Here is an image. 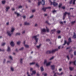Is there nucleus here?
Here are the masks:
<instances>
[{
    "instance_id": "20",
    "label": "nucleus",
    "mask_w": 76,
    "mask_h": 76,
    "mask_svg": "<svg viewBox=\"0 0 76 76\" xmlns=\"http://www.w3.org/2000/svg\"><path fill=\"white\" fill-rule=\"evenodd\" d=\"M68 41L69 42H72V39H71V38H69L68 39Z\"/></svg>"
},
{
    "instance_id": "44",
    "label": "nucleus",
    "mask_w": 76,
    "mask_h": 76,
    "mask_svg": "<svg viewBox=\"0 0 76 76\" xmlns=\"http://www.w3.org/2000/svg\"><path fill=\"white\" fill-rule=\"evenodd\" d=\"M66 57L68 59V60H69V56H66Z\"/></svg>"
},
{
    "instance_id": "35",
    "label": "nucleus",
    "mask_w": 76,
    "mask_h": 76,
    "mask_svg": "<svg viewBox=\"0 0 76 76\" xmlns=\"http://www.w3.org/2000/svg\"><path fill=\"white\" fill-rule=\"evenodd\" d=\"M11 70L12 71H13V70H14V69H13V67H11Z\"/></svg>"
},
{
    "instance_id": "41",
    "label": "nucleus",
    "mask_w": 76,
    "mask_h": 76,
    "mask_svg": "<svg viewBox=\"0 0 76 76\" xmlns=\"http://www.w3.org/2000/svg\"><path fill=\"white\" fill-rule=\"evenodd\" d=\"M53 58H54V57H52L51 58H50V60H53Z\"/></svg>"
},
{
    "instance_id": "34",
    "label": "nucleus",
    "mask_w": 76,
    "mask_h": 76,
    "mask_svg": "<svg viewBox=\"0 0 76 76\" xmlns=\"http://www.w3.org/2000/svg\"><path fill=\"white\" fill-rule=\"evenodd\" d=\"M23 60V59H21L20 61V63L21 64L22 63V60Z\"/></svg>"
},
{
    "instance_id": "25",
    "label": "nucleus",
    "mask_w": 76,
    "mask_h": 76,
    "mask_svg": "<svg viewBox=\"0 0 76 76\" xmlns=\"http://www.w3.org/2000/svg\"><path fill=\"white\" fill-rule=\"evenodd\" d=\"M41 69L42 72V71H44V68H43V67L42 66L41 67Z\"/></svg>"
},
{
    "instance_id": "15",
    "label": "nucleus",
    "mask_w": 76,
    "mask_h": 76,
    "mask_svg": "<svg viewBox=\"0 0 76 76\" xmlns=\"http://www.w3.org/2000/svg\"><path fill=\"white\" fill-rule=\"evenodd\" d=\"M29 25V23H28L27 22H25L24 23V25Z\"/></svg>"
},
{
    "instance_id": "31",
    "label": "nucleus",
    "mask_w": 76,
    "mask_h": 76,
    "mask_svg": "<svg viewBox=\"0 0 76 76\" xmlns=\"http://www.w3.org/2000/svg\"><path fill=\"white\" fill-rule=\"evenodd\" d=\"M47 60H45L44 64H47Z\"/></svg>"
},
{
    "instance_id": "47",
    "label": "nucleus",
    "mask_w": 76,
    "mask_h": 76,
    "mask_svg": "<svg viewBox=\"0 0 76 76\" xmlns=\"http://www.w3.org/2000/svg\"><path fill=\"white\" fill-rule=\"evenodd\" d=\"M53 13H54L55 12H56V11L54 10L53 11Z\"/></svg>"
},
{
    "instance_id": "64",
    "label": "nucleus",
    "mask_w": 76,
    "mask_h": 76,
    "mask_svg": "<svg viewBox=\"0 0 76 76\" xmlns=\"http://www.w3.org/2000/svg\"><path fill=\"white\" fill-rule=\"evenodd\" d=\"M61 24H63V22H60Z\"/></svg>"
},
{
    "instance_id": "21",
    "label": "nucleus",
    "mask_w": 76,
    "mask_h": 76,
    "mask_svg": "<svg viewBox=\"0 0 76 76\" xmlns=\"http://www.w3.org/2000/svg\"><path fill=\"white\" fill-rule=\"evenodd\" d=\"M50 62H49L46 64V66H50Z\"/></svg>"
},
{
    "instance_id": "1",
    "label": "nucleus",
    "mask_w": 76,
    "mask_h": 76,
    "mask_svg": "<svg viewBox=\"0 0 76 76\" xmlns=\"http://www.w3.org/2000/svg\"><path fill=\"white\" fill-rule=\"evenodd\" d=\"M58 49H56L55 50H52V51L50 50H48L46 51V54H50V53H53L54 52H56V51H58Z\"/></svg>"
},
{
    "instance_id": "33",
    "label": "nucleus",
    "mask_w": 76,
    "mask_h": 76,
    "mask_svg": "<svg viewBox=\"0 0 76 76\" xmlns=\"http://www.w3.org/2000/svg\"><path fill=\"white\" fill-rule=\"evenodd\" d=\"M63 72H61V73L60 74H59V73H58V75H63Z\"/></svg>"
},
{
    "instance_id": "13",
    "label": "nucleus",
    "mask_w": 76,
    "mask_h": 76,
    "mask_svg": "<svg viewBox=\"0 0 76 76\" xmlns=\"http://www.w3.org/2000/svg\"><path fill=\"white\" fill-rule=\"evenodd\" d=\"M51 67L52 68V70H54V68H55V66H54V65H51Z\"/></svg>"
},
{
    "instance_id": "24",
    "label": "nucleus",
    "mask_w": 76,
    "mask_h": 76,
    "mask_svg": "<svg viewBox=\"0 0 76 76\" xmlns=\"http://www.w3.org/2000/svg\"><path fill=\"white\" fill-rule=\"evenodd\" d=\"M69 69H70V70L71 71L73 70V68L72 67H70Z\"/></svg>"
},
{
    "instance_id": "3",
    "label": "nucleus",
    "mask_w": 76,
    "mask_h": 76,
    "mask_svg": "<svg viewBox=\"0 0 76 76\" xmlns=\"http://www.w3.org/2000/svg\"><path fill=\"white\" fill-rule=\"evenodd\" d=\"M41 3H42V5L44 6V5L45 4V1H44V0H42V2H39L38 4V6H39Z\"/></svg>"
},
{
    "instance_id": "12",
    "label": "nucleus",
    "mask_w": 76,
    "mask_h": 76,
    "mask_svg": "<svg viewBox=\"0 0 76 76\" xmlns=\"http://www.w3.org/2000/svg\"><path fill=\"white\" fill-rule=\"evenodd\" d=\"M56 31V29H54L53 30H52L51 31V34H53L54 33V32H55Z\"/></svg>"
},
{
    "instance_id": "5",
    "label": "nucleus",
    "mask_w": 76,
    "mask_h": 76,
    "mask_svg": "<svg viewBox=\"0 0 76 76\" xmlns=\"http://www.w3.org/2000/svg\"><path fill=\"white\" fill-rule=\"evenodd\" d=\"M51 9V7H48L46 8L43 7L42 8V10H43L44 12H45V11H46V9Z\"/></svg>"
},
{
    "instance_id": "10",
    "label": "nucleus",
    "mask_w": 76,
    "mask_h": 76,
    "mask_svg": "<svg viewBox=\"0 0 76 76\" xmlns=\"http://www.w3.org/2000/svg\"><path fill=\"white\" fill-rule=\"evenodd\" d=\"M70 42H67V41H66V40H65V42H64V44L63 45H64L66 44H67V45H69V44H70Z\"/></svg>"
},
{
    "instance_id": "19",
    "label": "nucleus",
    "mask_w": 76,
    "mask_h": 76,
    "mask_svg": "<svg viewBox=\"0 0 76 76\" xmlns=\"http://www.w3.org/2000/svg\"><path fill=\"white\" fill-rule=\"evenodd\" d=\"M15 31V28H12V30L11 31V32H13Z\"/></svg>"
},
{
    "instance_id": "42",
    "label": "nucleus",
    "mask_w": 76,
    "mask_h": 76,
    "mask_svg": "<svg viewBox=\"0 0 76 76\" xmlns=\"http://www.w3.org/2000/svg\"><path fill=\"white\" fill-rule=\"evenodd\" d=\"M4 51V49L2 50L1 49H0V51Z\"/></svg>"
},
{
    "instance_id": "51",
    "label": "nucleus",
    "mask_w": 76,
    "mask_h": 76,
    "mask_svg": "<svg viewBox=\"0 0 76 76\" xmlns=\"http://www.w3.org/2000/svg\"><path fill=\"white\" fill-rule=\"evenodd\" d=\"M36 66H37V67H39V65H38V64H36Z\"/></svg>"
},
{
    "instance_id": "59",
    "label": "nucleus",
    "mask_w": 76,
    "mask_h": 76,
    "mask_svg": "<svg viewBox=\"0 0 76 76\" xmlns=\"http://www.w3.org/2000/svg\"><path fill=\"white\" fill-rule=\"evenodd\" d=\"M12 10H15V9H14V8H12Z\"/></svg>"
},
{
    "instance_id": "2",
    "label": "nucleus",
    "mask_w": 76,
    "mask_h": 76,
    "mask_svg": "<svg viewBox=\"0 0 76 76\" xmlns=\"http://www.w3.org/2000/svg\"><path fill=\"white\" fill-rule=\"evenodd\" d=\"M38 36H39V35H36L35 36H33V38L36 41V43H34V44L35 45H36L37 44V42H38V38H37V37H38Z\"/></svg>"
},
{
    "instance_id": "11",
    "label": "nucleus",
    "mask_w": 76,
    "mask_h": 76,
    "mask_svg": "<svg viewBox=\"0 0 76 76\" xmlns=\"http://www.w3.org/2000/svg\"><path fill=\"white\" fill-rule=\"evenodd\" d=\"M10 44L12 47H13V46L15 45V44H14V43L12 41L11 42Z\"/></svg>"
},
{
    "instance_id": "45",
    "label": "nucleus",
    "mask_w": 76,
    "mask_h": 76,
    "mask_svg": "<svg viewBox=\"0 0 76 76\" xmlns=\"http://www.w3.org/2000/svg\"><path fill=\"white\" fill-rule=\"evenodd\" d=\"M46 41H50V40L49 39H47L46 40Z\"/></svg>"
},
{
    "instance_id": "9",
    "label": "nucleus",
    "mask_w": 76,
    "mask_h": 76,
    "mask_svg": "<svg viewBox=\"0 0 76 76\" xmlns=\"http://www.w3.org/2000/svg\"><path fill=\"white\" fill-rule=\"evenodd\" d=\"M23 44L26 48H29V46L27 45H25V41L23 42Z\"/></svg>"
},
{
    "instance_id": "63",
    "label": "nucleus",
    "mask_w": 76,
    "mask_h": 76,
    "mask_svg": "<svg viewBox=\"0 0 76 76\" xmlns=\"http://www.w3.org/2000/svg\"><path fill=\"white\" fill-rule=\"evenodd\" d=\"M74 54H75V55H76V51L74 52Z\"/></svg>"
},
{
    "instance_id": "27",
    "label": "nucleus",
    "mask_w": 76,
    "mask_h": 76,
    "mask_svg": "<svg viewBox=\"0 0 76 76\" xmlns=\"http://www.w3.org/2000/svg\"><path fill=\"white\" fill-rule=\"evenodd\" d=\"M5 2H6V1H3L2 2V4H5Z\"/></svg>"
},
{
    "instance_id": "52",
    "label": "nucleus",
    "mask_w": 76,
    "mask_h": 76,
    "mask_svg": "<svg viewBox=\"0 0 76 76\" xmlns=\"http://www.w3.org/2000/svg\"><path fill=\"white\" fill-rule=\"evenodd\" d=\"M33 16H34L33 15H32L31 16H30V18H33Z\"/></svg>"
},
{
    "instance_id": "38",
    "label": "nucleus",
    "mask_w": 76,
    "mask_h": 76,
    "mask_svg": "<svg viewBox=\"0 0 76 76\" xmlns=\"http://www.w3.org/2000/svg\"><path fill=\"white\" fill-rule=\"evenodd\" d=\"M20 34L19 33H16L15 35L16 36L18 35H20Z\"/></svg>"
},
{
    "instance_id": "18",
    "label": "nucleus",
    "mask_w": 76,
    "mask_h": 76,
    "mask_svg": "<svg viewBox=\"0 0 76 76\" xmlns=\"http://www.w3.org/2000/svg\"><path fill=\"white\" fill-rule=\"evenodd\" d=\"M73 38H76V34L75 33H74V35L73 36Z\"/></svg>"
},
{
    "instance_id": "8",
    "label": "nucleus",
    "mask_w": 76,
    "mask_h": 76,
    "mask_svg": "<svg viewBox=\"0 0 76 76\" xmlns=\"http://www.w3.org/2000/svg\"><path fill=\"white\" fill-rule=\"evenodd\" d=\"M7 34L8 35H9V36H10V37L11 36V35H12V34H13V33H11V32L8 31H7Z\"/></svg>"
},
{
    "instance_id": "32",
    "label": "nucleus",
    "mask_w": 76,
    "mask_h": 76,
    "mask_svg": "<svg viewBox=\"0 0 76 76\" xmlns=\"http://www.w3.org/2000/svg\"><path fill=\"white\" fill-rule=\"evenodd\" d=\"M46 31L47 32H49V29H48V28H47V27H46Z\"/></svg>"
},
{
    "instance_id": "14",
    "label": "nucleus",
    "mask_w": 76,
    "mask_h": 76,
    "mask_svg": "<svg viewBox=\"0 0 76 76\" xmlns=\"http://www.w3.org/2000/svg\"><path fill=\"white\" fill-rule=\"evenodd\" d=\"M46 31V30H45V29H42L41 30V32H42H42H45Z\"/></svg>"
},
{
    "instance_id": "54",
    "label": "nucleus",
    "mask_w": 76,
    "mask_h": 76,
    "mask_svg": "<svg viewBox=\"0 0 76 76\" xmlns=\"http://www.w3.org/2000/svg\"><path fill=\"white\" fill-rule=\"evenodd\" d=\"M22 7L21 6H19L18 7V8H22Z\"/></svg>"
},
{
    "instance_id": "23",
    "label": "nucleus",
    "mask_w": 76,
    "mask_h": 76,
    "mask_svg": "<svg viewBox=\"0 0 76 76\" xmlns=\"http://www.w3.org/2000/svg\"><path fill=\"white\" fill-rule=\"evenodd\" d=\"M6 9V11L7 12V11H8V10L10 9V7H7Z\"/></svg>"
},
{
    "instance_id": "55",
    "label": "nucleus",
    "mask_w": 76,
    "mask_h": 76,
    "mask_svg": "<svg viewBox=\"0 0 76 76\" xmlns=\"http://www.w3.org/2000/svg\"><path fill=\"white\" fill-rule=\"evenodd\" d=\"M45 23H46L48 24V21H47L45 22Z\"/></svg>"
},
{
    "instance_id": "58",
    "label": "nucleus",
    "mask_w": 76,
    "mask_h": 76,
    "mask_svg": "<svg viewBox=\"0 0 76 76\" xmlns=\"http://www.w3.org/2000/svg\"><path fill=\"white\" fill-rule=\"evenodd\" d=\"M47 75V73H45L44 74V76H46Z\"/></svg>"
},
{
    "instance_id": "36",
    "label": "nucleus",
    "mask_w": 76,
    "mask_h": 76,
    "mask_svg": "<svg viewBox=\"0 0 76 76\" xmlns=\"http://www.w3.org/2000/svg\"><path fill=\"white\" fill-rule=\"evenodd\" d=\"M35 64V62H32V63H30V65H31L32 64Z\"/></svg>"
},
{
    "instance_id": "46",
    "label": "nucleus",
    "mask_w": 76,
    "mask_h": 76,
    "mask_svg": "<svg viewBox=\"0 0 76 76\" xmlns=\"http://www.w3.org/2000/svg\"><path fill=\"white\" fill-rule=\"evenodd\" d=\"M57 33H58V34H60V31H57Z\"/></svg>"
},
{
    "instance_id": "40",
    "label": "nucleus",
    "mask_w": 76,
    "mask_h": 76,
    "mask_svg": "<svg viewBox=\"0 0 76 76\" xmlns=\"http://www.w3.org/2000/svg\"><path fill=\"white\" fill-rule=\"evenodd\" d=\"M76 1V0H74L73 2V4H75V2Z\"/></svg>"
},
{
    "instance_id": "57",
    "label": "nucleus",
    "mask_w": 76,
    "mask_h": 76,
    "mask_svg": "<svg viewBox=\"0 0 76 76\" xmlns=\"http://www.w3.org/2000/svg\"><path fill=\"white\" fill-rule=\"evenodd\" d=\"M58 38H61V37L60 36H58Z\"/></svg>"
},
{
    "instance_id": "49",
    "label": "nucleus",
    "mask_w": 76,
    "mask_h": 76,
    "mask_svg": "<svg viewBox=\"0 0 76 76\" xmlns=\"http://www.w3.org/2000/svg\"><path fill=\"white\" fill-rule=\"evenodd\" d=\"M70 47H68L66 48V50H68V49H70Z\"/></svg>"
},
{
    "instance_id": "50",
    "label": "nucleus",
    "mask_w": 76,
    "mask_h": 76,
    "mask_svg": "<svg viewBox=\"0 0 76 76\" xmlns=\"http://www.w3.org/2000/svg\"><path fill=\"white\" fill-rule=\"evenodd\" d=\"M27 74L28 75V76H31V75H29V72H27Z\"/></svg>"
},
{
    "instance_id": "60",
    "label": "nucleus",
    "mask_w": 76,
    "mask_h": 76,
    "mask_svg": "<svg viewBox=\"0 0 76 76\" xmlns=\"http://www.w3.org/2000/svg\"><path fill=\"white\" fill-rule=\"evenodd\" d=\"M62 69H61V68H60L59 69V71H61Z\"/></svg>"
},
{
    "instance_id": "48",
    "label": "nucleus",
    "mask_w": 76,
    "mask_h": 76,
    "mask_svg": "<svg viewBox=\"0 0 76 76\" xmlns=\"http://www.w3.org/2000/svg\"><path fill=\"white\" fill-rule=\"evenodd\" d=\"M72 0H71L69 2L70 4H72Z\"/></svg>"
},
{
    "instance_id": "61",
    "label": "nucleus",
    "mask_w": 76,
    "mask_h": 76,
    "mask_svg": "<svg viewBox=\"0 0 76 76\" xmlns=\"http://www.w3.org/2000/svg\"><path fill=\"white\" fill-rule=\"evenodd\" d=\"M25 31H24L23 32H22V34H23L25 33Z\"/></svg>"
},
{
    "instance_id": "39",
    "label": "nucleus",
    "mask_w": 76,
    "mask_h": 76,
    "mask_svg": "<svg viewBox=\"0 0 76 76\" xmlns=\"http://www.w3.org/2000/svg\"><path fill=\"white\" fill-rule=\"evenodd\" d=\"M23 50V48H21L19 49V50Z\"/></svg>"
},
{
    "instance_id": "43",
    "label": "nucleus",
    "mask_w": 76,
    "mask_h": 76,
    "mask_svg": "<svg viewBox=\"0 0 76 76\" xmlns=\"http://www.w3.org/2000/svg\"><path fill=\"white\" fill-rule=\"evenodd\" d=\"M9 58L10 59H11V60H12V56H11L9 57Z\"/></svg>"
},
{
    "instance_id": "62",
    "label": "nucleus",
    "mask_w": 76,
    "mask_h": 76,
    "mask_svg": "<svg viewBox=\"0 0 76 76\" xmlns=\"http://www.w3.org/2000/svg\"><path fill=\"white\" fill-rule=\"evenodd\" d=\"M37 76H39V74L38 73L37 74Z\"/></svg>"
},
{
    "instance_id": "28",
    "label": "nucleus",
    "mask_w": 76,
    "mask_h": 76,
    "mask_svg": "<svg viewBox=\"0 0 76 76\" xmlns=\"http://www.w3.org/2000/svg\"><path fill=\"white\" fill-rule=\"evenodd\" d=\"M75 22H76V21H73L72 22H71V24H72V25H73V24H74V23H75Z\"/></svg>"
},
{
    "instance_id": "22",
    "label": "nucleus",
    "mask_w": 76,
    "mask_h": 76,
    "mask_svg": "<svg viewBox=\"0 0 76 76\" xmlns=\"http://www.w3.org/2000/svg\"><path fill=\"white\" fill-rule=\"evenodd\" d=\"M61 6H62V4L60 3L58 6V7H59V8H60L61 7Z\"/></svg>"
},
{
    "instance_id": "37",
    "label": "nucleus",
    "mask_w": 76,
    "mask_h": 76,
    "mask_svg": "<svg viewBox=\"0 0 76 76\" xmlns=\"http://www.w3.org/2000/svg\"><path fill=\"white\" fill-rule=\"evenodd\" d=\"M5 44H6V43H3L1 45L2 46H4V45H5Z\"/></svg>"
},
{
    "instance_id": "4",
    "label": "nucleus",
    "mask_w": 76,
    "mask_h": 76,
    "mask_svg": "<svg viewBox=\"0 0 76 76\" xmlns=\"http://www.w3.org/2000/svg\"><path fill=\"white\" fill-rule=\"evenodd\" d=\"M50 3H51V4H53V6H56L57 5H58V4H57V3H56V2H53L50 1Z\"/></svg>"
},
{
    "instance_id": "7",
    "label": "nucleus",
    "mask_w": 76,
    "mask_h": 76,
    "mask_svg": "<svg viewBox=\"0 0 76 76\" xmlns=\"http://www.w3.org/2000/svg\"><path fill=\"white\" fill-rule=\"evenodd\" d=\"M76 61H74L73 62L72 61H70L69 62V64H71L72 63H73L74 64V65H75V66H76Z\"/></svg>"
},
{
    "instance_id": "29",
    "label": "nucleus",
    "mask_w": 76,
    "mask_h": 76,
    "mask_svg": "<svg viewBox=\"0 0 76 76\" xmlns=\"http://www.w3.org/2000/svg\"><path fill=\"white\" fill-rule=\"evenodd\" d=\"M32 73L33 74H35L36 73V71H32Z\"/></svg>"
},
{
    "instance_id": "30",
    "label": "nucleus",
    "mask_w": 76,
    "mask_h": 76,
    "mask_svg": "<svg viewBox=\"0 0 76 76\" xmlns=\"http://www.w3.org/2000/svg\"><path fill=\"white\" fill-rule=\"evenodd\" d=\"M20 41L17 42V44H18V45H19V44H20Z\"/></svg>"
},
{
    "instance_id": "26",
    "label": "nucleus",
    "mask_w": 76,
    "mask_h": 76,
    "mask_svg": "<svg viewBox=\"0 0 76 76\" xmlns=\"http://www.w3.org/2000/svg\"><path fill=\"white\" fill-rule=\"evenodd\" d=\"M41 44H40L39 46H37V48H39L40 47H41Z\"/></svg>"
},
{
    "instance_id": "56",
    "label": "nucleus",
    "mask_w": 76,
    "mask_h": 76,
    "mask_svg": "<svg viewBox=\"0 0 76 76\" xmlns=\"http://www.w3.org/2000/svg\"><path fill=\"white\" fill-rule=\"evenodd\" d=\"M35 10H32V12H35Z\"/></svg>"
},
{
    "instance_id": "6",
    "label": "nucleus",
    "mask_w": 76,
    "mask_h": 76,
    "mask_svg": "<svg viewBox=\"0 0 76 76\" xmlns=\"http://www.w3.org/2000/svg\"><path fill=\"white\" fill-rule=\"evenodd\" d=\"M66 15H68V16H69V15H70V13L67 12H65L64 14V16L66 17Z\"/></svg>"
},
{
    "instance_id": "17",
    "label": "nucleus",
    "mask_w": 76,
    "mask_h": 76,
    "mask_svg": "<svg viewBox=\"0 0 76 76\" xmlns=\"http://www.w3.org/2000/svg\"><path fill=\"white\" fill-rule=\"evenodd\" d=\"M10 51V48L8 46V49L7 51Z\"/></svg>"
},
{
    "instance_id": "53",
    "label": "nucleus",
    "mask_w": 76,
    "mask_h": 76,
    "mask_svg": "<svg viewBox=\"0 0 76 76\" xmlns=\"http://www.w3.org/2000/svg\"><path fill=\"white\" fill-rule=\"evenodd\" d=\"M62 9H65V7H62Z\"/></svg>"
},
{
    "instance_id": "16",
    "label": "nucleus",
    "mask_w": 76,
    "mask_h": 76,
    "mask_svg": "<svg viewBox=\"0 0 76 76\" xmlns=\"http://www.w3.org/2000/svg\"><path fill=\"white\" fill-rule=\"evenodd\" d=\"M15 14H16V15H17V16H20V14H19L17 13V12H15Z\"/></svg>"
}]
</instances>
